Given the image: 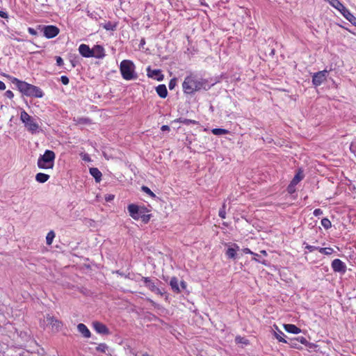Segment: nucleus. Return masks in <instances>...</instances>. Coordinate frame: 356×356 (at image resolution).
I'll return each instance as SVG.
<instances>
[{"mask_svg":"<svg viewBox=\"0 0 356 356\" xmlns=\"http://www.w3.org/2000/svg\"><path fill=\"white\" fill-rule=\"evenodd\" d=\"M182 87L185 93L192 94L202 88L206 89V82L195 76L190 75L185 78Z\"/></svg>","mask_w":356,"mask_h":356,"instance_id":"nucleus-1","label":"nucleus"},{"mask_svg":"<svg viewBox=\"0 0 356 356\" xmlns=\"http://www.w3.org/2000/svg\"><path fill=\"white\" fill-rule=\"evenodd\" d=\"M13 83L17 85L19 90L26 96L35 97L41 98L43 97V92L42 90L33 85L29 84L25 81H19L15 79Z\"/></svg>","mask_w":356,"mask_h":356,"instance_id":"nucleus-2","label":"nucleus"},{"mask_svg":"<svg viewBox=\"0 0 356 356\" xmlns=\"http://www.w3.org/2000/svg\"><path fill=\"white\" fill-rule=\"evenodd\" d=\"M56 159L55 153L51 150H46L43 155H40L38 159L37 165L40 169H53Z\"/></svg>","mask_w":356,"mask_h":356,"instance_id":"nucleus-3","label":"nucleus"},{"mask_svg":"<svg viewBox=\"0 0 356 356\" xmlns=\"http://www.w3.org/2000/svg\"><path fill=\"white\" fill-rule=\"evenodd\" d=\"M120 70L122 78L129 81L136 79L137 74L135 72V65L134 63L129 60H124L120 63Z\"/></svg>","mask_w":356,"mask_h":356,"instance_id":"nucleus-4","label":"nucleus"},{"mask_svg":"<svg viewBox=\"0 0 356 356\" xmlns=\"http://www.w3.org/2000/svg\"><path fill=\"white\" fill-rule=\"evenodd\" d=\"M20 120L29 132L33 134L38 132L39 129L38 123L35 119L30 116L25 111H21Z\"/></svg>","mask_w":356,"mask_h":356,"instance_id":"nucleus-5","label":"nucleus"},{"mask_svg":"<svg viewBox=\"0 0 356 356\" xmlns=\"http://www.w3.org/2000/svg\"><path fill=\"white\" fill-rule=\"evenodd\" d=\"M128 211L129 213V215L134 219V220H139L140 217H141L142 213H145V209L142 207H139L134 204H131L128 206Z\"/></svg>","mask_w":356,"mask_h":356,"instance_id":"nucleus-6","label":"nucleus"},{"mask_svg":"<svg viewBox=\"0 0 356 356\" xmlns=\"http://www.w3.org/2000/svg\"><path fill=\"white\" fill-rule=\"evenodd\" d=\"M331 266L335 273L344 274L346 271V265L339 259H335L332 261Z\"/></svg>","mask_w":356,"mask_h":356,"instance_id":"nucleus-7","label":"nucleus"},{"mask_svg":"<svg viewBox=\"0 0 356 356\" xmlns=\"http://www.w3.org/2000/svg\"><path fill=\"white\" fill-rule=\"evenodd\" d=\"M327 74L328 71L326 70L313 74V85H321L326 79Z\"/></svg>","mask_w":356,"mask_h":356,"instance_id":"nucleus-8","label":"nucleus"},{"mask_svg":"<svg viewBox=\"0 0 356 356\" xmlns=\"http://www.w3.org/2000/svg\"><path fill=\"white\" fill-rule=\"evenodd\" d=\"M47 325L51 326L53 331L58 332L62 327V323L54 317L47 315L46 319L44 321Z\"/></svg>","mask_w":356,"mask_h":356,"instance_id":"nucleus-9","label":"nucleus"},{"mask_svg":"<svg viewBox=\"0 0 356 356\" xmlns=\"http://www.w3.org/2000/svg\"><path fill=\"white\" fill-rule=\"evenodd\" d=\"M142 280L144 281L145 286L148 288L151 291L160 296L163 294V291L159 288H158L155 285L154 282L149 277H143Z\"/></svg>","mask_w":356,"mask_h":356,"instance_id":"nucleus-10","label":"nucleus"},{"mask_svg":"<svg viewBox=\"0 0 356 356\" xmlns=\"http://www.w3.org/2000/svg\"><path fill=\"white\" fill-rule=\"evenodd\" d=\"M147 75L149 78L161 81L163 79V75L160 70H152L149 66L147 68Z\"/></svg>","mask_w":356,"mask_h":356,"instance_id":"nucleus-11","label":"nucleus"},{"mask_svg":"<svg viewBox=\"0 0 356 356\" xmlns=\"http://www.w3.org/2000/svg\"><path fill=\"white\" fill-rule=\"evenodd\" d=\"M43 31L44 36L47 38H53L59 33V29L55 26H44Z\"/></svg>","mask_w":356,"mask_h":356,"instance_id":"nucleus-12","label":"nucleus"},{"mask_svg":"<svg viewBox=\"0 0 356 356\" xmlns=\"http://www.w3.org/2000/svg\"><path fill=\"white\" fill-rule=\"evenodd\" d=\"M91 57L102 58L104 57V49L100 45H95L91 49Z\"/></svg>","mask_w":356,"mask_h":356,"instance_id":"nucleus-13","label":"nucleus"},{"mask_svg":"<svg viewBox=\"0 0 356 356\" xmlns=\"http://www.w3.org/2000/svg\"><path fill=\"white\" fill-rule=\"evenodd\" d=\"M92 327L95 329V330L99 334H108L109 333V331L106 326L100 322H93Z\"/></svg>","mask_w":356,"mask_h":356,"instance_id":"nucleus-14","label":"nucleus"},{"mask_svg":"<svg viewBox=\"0 0 356 356\" xmlns=\"http://www.w3.org/2000/svg\"><path fill=\"white\" fill-rule=\"evenodd\" d=\"M327 346L324 344V342H320V344L313 343V351L317 354V356H325L326 355Z\"/></svg>","mask_w":356,"mask_h":356,"instance_id":"nucleus-15","label":"nucleus"},{"mask_svg":"<svg viewBox=\"0 0 356 356\" xmlns=\"http://www.w3.org/2000/svg\"><path fill=\"white\" fill-rule=\"evenodd\" d=\"M239 249V246L237 244L233 243L229 245L227 250H226V255L229 259H235L236 252L238 251Z\"/></svg>","mask_w":356,"mask_h":356,"instance_id":"nucleus-16","label":"nucleus"},{"mask_svg":"<svg viewBox=\"0 0 356 356\" xmlns=\"http://www.w3.org/2000/svg\"><path fill=\"white\" fill-rule=\"evenodd\" d=\"M79 51L81 56L86 58L91 57V49L88 45L82 44L79 47Z\"/></svg>","mask_w":356,"mask_h":356,"instance_id":"nucleus-17","label":"nucleus"},{"mask_svg":"<svg viewBox=\"0 0 356 356\" xmlns=\"http://www.w3.org/2000/svg\"><path fill=\"white\" fill-rule=\"evenodd\" d=\"M90 175L95 178V181L97 183H99L102 180V172L97 168H90Z\"/></svg>","mask_w":356,"mask_h":356,"instance_id":"nucleus-18","label":"nucleus"},{"mask_svg":"<svg viewBox=\"0 0 356 356\" xmlns=\"http://www.w3.org/2000/svg\"><path fill=\"white\" fill-rule=\"evenodd\" d=\"M77 329L79 332L86 338H90V332L88 330V328L83 323H79L77 325Z\"/></svg>","mask_w":356,"mask_h":356,"instance_id":"nucleus-19","label":"nucleus"},{"mask_svg":"<svg viewBox=\"0 0 356 356\" xmlns=\"http://www.w3.org/2000/svg\"><path fill=\"white\" fill-rule=\"evenodd\" d=\"M353 25L356 26V17L346 8L341 13Z\"/></svg>","mask_w":356,"mask_h":356,"instance_id":"nucleus-20","label":"nucleus"},{"mask_svg":"<svg viewBox=\"0 0 356 356\" xmlns=\"http://www.w3.org/2000/svg\"><path fill=\"white\" fill-rule=\"evenodd\" d=\"M170 285L174 292L177 293L181 292V290L179 286V282L177 277H173L171 278L170 281Z\"/></svg>","mask_w":356,"mask_h":356,"instance_id":"nucleus-21","label":"nucleus"},{"mask_svg":"<svg viewBox=\"0 0 356 356\" xmlns=\"http://www.w3.org/2000/svg\"><path fill=\"white\" fill-rule=\"evenodd\" d=\"M156 91L159 96L161 98H165L168 95V90L166 86L163 84L158 86L156 88Z\"/></svg>","mask_w":356,"mask_h":356,"instance_id":"nucleus-22","label":"nucleus"},{"mask_svg":"<svg viewBox=\"0 0 356 356\" xmlns=\"http://www.w3.org/2000/svg\"><path fill=\"white\" fill-rule=\"evenodd\" d=\"M317 251L321 254L329 255L333 252V249L331 248H319L313 246V252Z\"/></svg>","mask_w":356,"mask_h":356,"instance_id":"nucleus-23","label":"nucleus"},{"mask_svg":"<svg viewBox=\"0 0 356 356\" xmlns=\"http://www.w3.org/2000/svg\"><path fill=\"white\" fill-rule=\"evenodd\" d=\"M284 330L292 334H298L300 332V330L294 325L292 324H284Z\"/></svg>","mask_w":356,"mask_h":356,"instance_id":"nucleus-24","label":"nucleus"},{"mask_svg":"<svg viewBox=\"0 0 356 356\" xmlns=\"http://www.w3.org/2000/svg\"><path fill=\"white\" fill-rule=\"evenodd\" d=\"M328 1L334 8L337 9L341 13L345 10L346 7L339 0H326Z\"/></svg>","mask_w":356,"mask_h":356,"instance_id":"nucleus-25","label":"nucleus"},{"mask_svg":"<svg viewBox=\"0 0 356 356\" xmlns=\"http://www.w3.org/2000/svg\"><path fill=\"white\" fill-rule=\"evenodd\" d=\"M49 177V175L47 174L39 172L35 175V180L39 183H44L48 181Z\"/></svg>","mask_w":356,"mask_h":356,"instance_id":"nucleus-26","label":"nucleus"},{"mask_svg":"<svg viewBox=\"0 0 356 356\" xmlns=\"http://www.w3.org/2000/svg\"><path fill=\"white\" fill-rule=\"evenodd\" d=\"M304 177V175L302 174V171H299L296 175L295 177H293V179H292L291 182L294 185H297L298 184V182L302 180Z\"/></svg>","mask_w":356,"mask_h":356,"instance_id":"nucleus-27","label":"nucleus"},{"mask_svg":"<svg viewBox=\"0 0 356 356\" xmlns=\"http://www.w3.org/2000/svg\"><path fill=\"white\" fill-rule=\"evenodd\" d=\"M55 236H56L55 233L52 230L47 233V236H46V243L47 245H50L52 244L53 241L55 238Z\"/></svg>","mask_w":356,"mask_h":356,"instance_id":"nucleus-28","label":"nucleus"},{"mask_svg":"<svg viewBox=\"0 0 356 356\" xmlns=\"http://www.w3.org/2000/svg\"><path fill=\"white\" fill-rule=\"evenodd\" d=\"M213 134L216 136L225 135L229 133V131L225 129L216 128L211 130Z\"/></svg>","mask_w":356,"mask_h":356,"instance_id":"nucleus-29","label":"nucleus"},{"mask_svg":"<svg viewBox=\"0 0 356 356\" xmlns=\"http://www.w3.org/2000/svg\"><path fill=\"white\" fill-rule=\"evenodd\" d=\"M101 26L107 31H113L116 28V25L111 22L102 24Z\"/></svg>","mask_w":356,"mask_h":356,"instance_id":"nucleus-30","label":"nucleus"},{"mask_svg":"<svg viewBox=\"0 0 356 356\" xmlns=\"http://www.w3.org/2000/svg\"><path fill=\"white\" fill-rule=\"evenodd\" d=\"M321 225L325 229H329L330 227H331V222L330 220L327 218H324L321 220Z\"/></svg>","mask_w":356,"mask_h":356,"instance_id":"nucleus-31","label":"nucleus"},{"mask_svg":"<svg viewBox=\"0 0 356 356\" xmlns=\"http://www.w3.org/2000/svg\"><path fill=\"white\" fill-rule=\"evenodd\" d=\"M142 191L152 197L156 196L155 194L147 186H142Z\"/></svg>","mask_w":356,"mask_h":356,"instance_id":"nucleus-32","label":"nucleus"},{"mask_svg":"<svg viewBox=\"0 0 356 356\" xmlns=\"http://www.w3.org/2000/svg\"><path fill=\"white\" fill-rule=\"evenodd\" d=\"M283 336H284V333L282 332L281 331H279L278 333L275 332V337L276 338L280 341H282V342H284L286 343V341L284 339V338L282 337Z\"/></svg>","mask_w":356,"mask_h":356,"instance_id":"nucleus-33","label":"nucleus"},{"mask_svg":"<svg viewBox=\"0 0 356 356\" xmlns=\"http://www.w3.org/2000/svg\"><path fill=\"white\" fill-rule=\"evenodd\" d=\"M235 340H236V342L238 343H243V344L248 343V340L243 337H236Z\"/></svg>","mask_w":356,"mask_h":356,"instance_id":"nucleus-34","label":"nucleus"},{"mask_svg":"<svg viewBox=\"0 0 356 356\" xmlns=\"http://www.w3.org/2000/svg\"><path fill=\"white\" fill-rule=\"evenodd\" d=\"M108 348L107 346L104 343H102V344H99L97 347V350L100 351V352H103V353H105L106 352V350Z\"/></svg>","mask_w":356,"mask_h":356,"instance_id":"nucleus-35","label":"nucleus"},{"mask_svg":"<svg viewBox=\"0 0 356 356\" xmlns=\"http://www.w3.org/2000/svg\"><path fill=\"white\" fill-rule=\"evenodd\" d=\"M218 215L220 218H225L226 212H225V204H223L222 208L219 211Z\"/></svg>","mask_w":356,"mask_h":356,"instance_id":"nucleus-36","label":"nucleus"},{"mask_svg":"<svg viewBox=\"0 0 356 356\" xmlns=\"http://www.w3.org/2000/svg\"><path fill=\"white\" fill-rule=\"evenodd\" d=\"M149 218H150V216L145 214V213H142V216H141V217H140V219H141L145 222H147L149 220Z\"/></svg>","mask_w":356,"mask_h":356,"instance_id":"nucleus-37","label":"nucleus"},{"mask_svg":"<svg viewBox=\"0 0 356 356\" xmlns=\"http://www.w3.org/2000/svg\"><path fill=\"white\" fill-rule=\"evenodd\" d=\"M295 186H296V185H294V184H293L292 183H291V184L289 185L288 188H287L288 192H289V193H291H291H294V192L296 191Z\"/></svg>","mask_w":356,"mask_h":356,"instance_id":"nucleus-38","label":"nucleus"},{"mask_svg":"<svg viewBox=\"0 0 356 356\" xmlns=\"http://www.w3.org/2000/svg\"><path fill=\"white\" fill-rule=\"evenodd\" d=\"M60 81H61L62 83L64 85H67L69 83V79L66 76H62L60 77Z\"/></svg>","mask_w":356,"mask_h":356,"instance_id":"nucleus-39","label":"nucleus"},{"mask_svg":"<svg viewBox=\"0 0 356 356\" xmlns=\"http://www.w3.org/2000/svg\"><path fill=\"white\" fill-rule=\"evenodd\" d=\"M242 250L245 254H252L253 256H258V254L252 252L249 248H246L243 249Z\"/></svg>","mask_w":356,"mask_h":356,"instance_id":"nucleus-40","label":"nucleus"},{"mask_svg":"<svg viewBox=\"0 0 356 356\" xmlns=\"http://www.w3.org/2000/svg\"><path fill=\"white\" fill-rule=\"evenodd\" d=\"M5 96L9 99H12L14 97V94L11 90H7L5 92Z\"/></svg>","mask_w":356,"mask_h":356,"instance_id":"nucleus-41","label":"nucleus"},{"mask_svg":"<svg viewBox=\"0 0 356 356\" xmlns=\"http://www.w3.org/2000/svg\"><path fill=\"white\" fill-rule=\"evenodd\" d=\"M313 214L316 216H318L323 214V211L321 209H316L313 211Z\"/></svg>","mask_w":356,"mask_h":356,"instance_id":"nucleus-42","label":"nucleus"},{"mask_svg":"<svg viewBox=\"0 0 356 356\" xmlns=\"http://www.w3.org/2000/svg\"><path fill=\"white\" fill-rule=\"evenodd\" d=\"M176 85V79H172L170 80V83H169V88L170 90L173 89L175 88Z\"/></svg>","mask_w":356,"mask_h":356,"instance_id":"nucleus-43","label":"nucleus"},{"mask_svg":"<svg viewBox=\"0 0 356 356\" xmlns=\"http://www.w3.org/2000/svg\"><path fill=\"white\" fill-rule=\"evenodd\" d=\"M56 63L58 66H62L63 65V60L61 57L57 56L56 57Z\"/></svg>","mask_w":356,"mask_h":356,"instance_id":"nucleus-44","label":"nucleus"},{"mask_svg":"<svg viewBox=\"0 0 356 356\" xmlns=\"http://www.w3.org/2000/svg\"><path fill=\"white\" fill-rule=\"evenodd\" d=\"M257 257L258 256H254V258L252 259L257 262H259V263H261L262 264L266 265V261L265 260L261 261L257 259Z\"/></svg>","mask_w":356,"mask_h":356,"instance_id":"nucleus-45","label":"nucleus"},{"mask_svg":"<svg viewBox=\"0 0 356 356\" xmlns=\"http://www.w3.org/2000/svg\"><path fill=\"white\" fill-rule=\"evenodd\" d=\"M28 31L30 34L35 35L37 34V31L33 28H29Z\"/></svg>","mask_w":356,"mask_h":356,"instance_id":"nucleus-46","label":"nucleus"},{"mask_svg":"<svg viewBox=\"0 0 356 356\" xmlns=\"http://www.w3.org/2000/svg\"><path fill=\"white\" fill-rule=\"evenodd\" d=\"M5 89H6L5 83L3 81H0V90H4Z\"/></svg>","mask_w":356,"mask_h":356,"instance_id":"nucleus-47","label":"nucleus"},{"mask_svg":"<svg viewBox=\"0 0 356 356\" xmlns=\"http://www.w3.org/2000/svg\"><path fill=\"white\" fill-rule=\"evenodd\" d=\"M113 198H114V195H108L106 196V197H105L106 201H111Z\"/></svg>","mask_w":356,"mask_h":356,"instance_id":"nucleus-48","label":"nucleus"},{"mask_svg":"<svg viewBox=\"0 0 356 356\" xmlns=\"http://www.w3.org/2000/svg\"><path fill=\"white\" fill-rule=\"evenodd\" d=\"M161 130L163 131H169L170 130V127L168 125H163L161 127Z\"/></svg>","mask_w":356,"mask_h":356,"instance_id":"nucleus-49","label":"nucleus"},{"mask_svg":"<svg viewBox=\"0 0 356 356\" xmlns=\"http://www.w3.org/2000/svg\"><path fill=\"white\" fill-rule=\"evenodd\" d=\"M83 160H84L86 161H90V156L88 154H84L83 156Z\"/></svg>","mask_w":356,"mask_h":356,"instance_id":"nucleus-50","label":"nucleus"},{"mask_svg":"<svg viewBox=\"0 0 356 356\" xmlns=\"http://www.w3.org/2000/svg\"><path fill=\"white\" fill-rule=\"evenodd\" d=\"M180 286L182 289H185L186 288V284L184 281H181L180 282Z\"/></svg>","mask_w":356,"mask_h":356,"instance_id":"nucleus-51","label":"nucleus"},{"mask_svg":"<svg viewBox=\"0 0 356 356\" xmlns=\"http://www.w3.org/2000/svg\"><path fill=\"white\" fill-rule=\"evenodd\" d=\"M0 16L3 18H7L8 17V15L3 12V11H0Z\"/></svg>","mask_w":356,"mask_h":356,"instance_id":"nucleus-52","label":"nucleus"},{"mask_svg":"<svg viewBox=\"0 0 356 356\" xmlns=\"http://www.w3.org/2000/svg\"><path fill=\"white\" fill-rule=\"evenodd\" d=\"M186 124H189V123H193V124H195L196 122L195 120H186V122H185Z\"/></svg>","mask_w":356,"mask_h":356,"instance_id":"nucleus-53","label":"nucleus"},{"mask_svg":"<svg viewBox=\"0 0 356 356\" xmlns=\"http://www.w3.org/2000/svg\"><path fill=\"white\" fill-rule=\"evenodd\" d=\"M260 253L262 254L264 256H266L267 255V252L266 250H261L260 251Z\"/></svg>","mask_w":356,"mask_h":356,"instance_id":"nucleus-54","label":"nucleus"},{"mask_svg":"<svg viewBox=\"0 0 356 356\" xmlns=\"http://www.w3.org/2000/svg\"><path fill=\"white\" fill-rule=\"evenodd\" d=\"M304 341H305V339H302L301 340V343H303V342H304Z\"/></svg>","mask_w":356,"mask_h":356,"instance_id":"nucleus-55","label":"nucleus"}]
</instances>
